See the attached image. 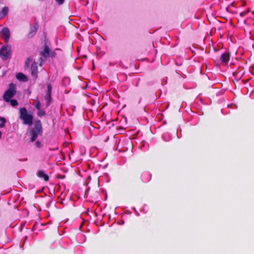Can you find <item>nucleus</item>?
I'll use <instances>...</instances> for the list:
<instances>
[{
    "label": "nucleus",
    "mask_w": 254,
    "mask_h": 254,
    "mask_svg": "<svg viewBox=\"0 0 254 254\" xmlns=\"http://www.w3.org/2000/svg\"><path fill=\"white\" fill-rule=\"evenodd\" d=\"M19 119H21L24 125L31 126L33 123V117L32 114H28L25 107L19 109Z\"/></svg>",
    "instance_id": "f257e3e1"
},
{
    "label": "nucleus",
    "mask_w": 254,
    "mask_h": 254,
    "mask_svg": "<svg viewBox=\"0 0 254 254\" xmlns=\"http://www.w3.org/2000/svg\"><path fill=\"white\" fill-rule=\"evenodd\" d=\"M43 130L42 127L41 122L40 120H37L35 122L34 127L32 128L30 131L31 137V141H34L37 138L39 134L42 133Z\"/></svg>",
    "instance_id": "f03ea898"
},
{
    "label": "nucleus",
    "mask_w": 254,
    "mask_h": 254,
    "mask_svg": "<svg viewBox=\"0 0 254 254\" xmlns=\"http://www.w3.org/2000/svg\"><path fill=\"white\" fill-rule=\"evenodd\" d=\"M16 93V85L13 83L9 84L8 88L3 95V99L5 102H8Z\"/></svg>",
    "instance_id": "7ed1b4c3"
},
{
    "label": "nucleus",
    "mask_w": 254,
    "mask_h": 254,
    "mask_svg": "<svg viewBox=\"0 0 254 254\" xmlns=\"http://www.w3.org/2000/svg\"><path fill=\"white\" fill-rule=\"evenodd\" d=\"M11 54V47L9 45L2 46L0 50V56L4 60L10 58Z\"/></svg>",
    "instance_id": "20e7f679"
},
{
    "label": "nucleus",
    "mask_w": 254,
    "mask_h": 254,
    "mask_svg": "<svg viewBox=\"0 0 254 254\" xmlns=\"http://www.w3.org/2000/svg\"><path fill=\"white\" fill-rule=\"evenodd\" d=\"M50 53L49 48L47 46H45L44 50L41 52L42 57L40 58V66L42 65L43 63L46 60L47 58L50 56Z\"/></svg>",
    "instance_id": "39448f33"
},
{
    "label": "nucleus",
    "mask_w": 254,
    "mask_h": 254,
    "mask_svg": "<svg viewBox=\"0 0 254 254\" xmlns=\"http://www.w3.org/2000/svg\"><path fill=\"white\" fill-rule=\"evenodd\" d=\"M38 64L36 62H33L31 66V73L32 76L35 79L37 78L38 76Z\"/></svg>",
    "instance_id": "423d86ee"
},
{
    "label": "nucleus",
    "mask_w": 254,
    "mask_h": 254,
    "mask_svg": "<svg viewBox=\"0 0 254 254\" xmlns=\"http://www.w3.org/2000/svg\"><path fill=\"white\" fill-rule=\"evenodd\" d=\"M1 34L4 39L5 42L7 43L10 37V31L8 28H3L1 31Z\"/></svg>",
    "instance_id": "0eeeda50"
},
{
    "label": "nucleus",
    "mask_w": 254,
    "mask_h": 254,
    "mask_svg": "<svg viewBox=\"0 0 254 254\" xmlns=\"http://www.w3.org/2000/svg\"><path fill=\"white\" fill-rule=\"evenodd\" d=\"M141 178L143 182H148L151 179V174L148 172H144L142 174Z\"/></svg>",
    "instance_id": "6e6552de"
},
{
    "label": "nucleus",
    "mask_w": 254,
    "mask_h": 254,
    "mask_svg": "<svg viewBox=\"0 0 254 254\" xmlns=\"http://www.w3.org/2000/svg\"><path fill=\"white\" fill-rule=\"evenodd\" d=\"M38 28V25L37 23H35L34 25L32 26L30 28V31L28 34L29 37H33L36 33Z\"/></svg>",
    "instance_id": "1a4fd4ad"
},
{
    "label": "nucleus",
    "mask_w": 254,
    "mask_h": 254,
    "mask_svg": "<svg viewBox=\"0 0 254 254\" xmlns=\"http://www.w3.org/2000/svg\"><path fill=\"white\" fill-rule=\"evenodd\" d=\"M37 175L38 177L43 179L45 181H48L49 180L48 175L46 174L42 170H39L37 173Z\"/></svg>",
    "instance_id": "9d476101"
},
{
    "label": "nucleus",
    "mask_w": 254,
    "mask_h": 254,
    "mask_svg": "<svg viewBox=\"0 0 254 254\" xmlns=\"http://www.w3.org/2000/svg\"><path fill=\"white\" fill-rule=\"evenodd\" d=\"M16 77L19 81H27L28 80V78L26 76L21 72H19L16 74Z\"/></svg>",
    "instance_id": "9b49d317"
},
{
    "label": "nucleus",
    "mask_w": 254,
    "mask_h": 254,
    "mask_svg": "<svg viewBox=\"0 0 254 254\" xmlns=\"http://www.w3.org/2000/svg\"><path fill=\"white\" fill-rule=\"evenodd\" d=\"M220 60L222 63L226 64L228 62L229 58L227 53H223L221 55Z\"/></svg>",
    "instance_id": "f8f14e48"
},
{
    "label": "nucleus",
    "mask_w": 254,
    "mask_h": 254,
    "mask_svg": "<svg viewBox=\"0 0 254 254\" xmlns=\"http://www.w3.org/2000/svg\"><path fill=\"white\" fill-rule=\"evenodd\" d=\"M44 99L46 101V106L47 107H48L49 106V105H50L51 103V101H52V96L51 95H45V97H44Z\"/></svg>",
    "instance_id": "ddd939ff"
},
{
    "label": "nucleus",
    "mask_w": 254,
    "mask_h": 254,
    "mask_svg": "<svg viewBox=\"0 0 254 254\" xmlns=\"http://www.w3.org/2000/svg\"><path fill=\"white\" fill-rule=\"evenodd\" d=\"M9 103L10 105L12 107H15L18 105L17 101L15 99H9V101L7 102Z\"/></svg>",
    "instance_id": "4468645a"
},
{
    "label": "nucleus",
    "mask_w": 254,
    "mask_h": 254,
    "mask_svg": "<svg viewBox=\"0 0 254 254\" xmlns=\"http://www.w3.org/2000/svg\"><path fill=\"white\" fill-rule=\"evenodd\" d=\"M8 8L6 6L4 7L1 11V16L3 17L5 15H6L7 14V13H8Z\"/></svg>",
    "instance_id": "2eb2a0df"
},
{
    "label": "nucleus",
    "mask_w": 254,
    "mask_h": 254,
    "mask_svg": "<svg viewBox=\"0 0 254 254\" xmlns=\"http://www.w3.org/2000/svg\"><path fill=\"white\" fill-rule=\"evenodd\" d=\"M5 123V119L2 117H0V128L4 127Z\"/></svg>",
    "instance_id": "dca6fc26"
},
{
    "label": "nucleus",
    "mask_w": 254,
    "mask_h": 254,
    "mask_svg": "<svg viewBox=\"0 0 254 254\" xmlns=\"http://www.w3.org/2000/svg\"><path fill=\"white\" fill-rule=\"evenodd\" d=\"M38 111H37V115L38 116L40 117H42L43 116H44L46 114V112L45 111L42 110L41 109H38L37 110Z\"/></svg>",
    "instance_id": "f3484780"
},
{
    "label": "nucleus",
    "mask_w": 254,
    "mask_h": 254,
    "mask_svg": "<svg viewBox=\"0 0 254 254\" xmlns=\"http://www.w3.org/2000/svg\"><path fill=\"white\" fill-rule=\"evenodd\" d=\"M34 105L37 110L41 109V104L39 100H35Z\"/></svg>",
    "instance_id": "a211bd4d"
},
{
    "label": "nucleus",
    "mask_w": 254,
    "mask_h": 254,
    "mask_svg": "<svg viewBox=\"0 0 254 254\" xmlns=\"http://www.w3.org/2000/svg\"><path fill=\"white\" fill-rule=\"evenodd\" d=\"M52 86L51 84H48L47 85V91L46 95H51L52 94Z\"/></svg>",
    "instance_id": "6ab92c4d"
},
{
    "label": "nucleus",
    "mask_w": 254,
    "mask_h": 254,
    "mask_svg": "<svg viewBox=\"0 0 254 254\" xmlns=\"http://www.w3.org/2000/svg\"><path fill=\"white\" fill-rule=\"evenodd\" d=\"M32 61V59L31 58H28L25 62V66L27 67H28Z\"/></svg>",
    "instance_id": "aec40b11"
},
{
    "label": "nucleus",
    "mask_w": 254,
    "mask_h": 254,
    "mask_svg": "<svg viewBox=\"0 0 254 254\" xmlns=\"http://www.w3.org/2000/svg\"><path fill=\"white\" fill-rule=\"evenodd\" d=\"M163 138L166 141H168L170 140V138L168 134H164L163 135Z\"/></svg>",
    "instance_id": "412c9836"
},
{
    "label": "nucleus",
    "mask_w": 254,
    "mask_h": 254,
    "mask_svg": "<svg viewBox=\"0 0 254 254\" xmlns=\"http://www.w3.org/2000/svg\"><path fill=\"white\" fill-rule=\"evenodd\" d=\"M35 145H36V147L40 148L41 147L42 144H41V142L38 140V141H36Z\"/></svg>",
    "instance_id": "4be33fe9"
},
{
    "label": "nucleus",
    "mask_w": 254,
    "mask_h": 254,
    "mask_svg": "<svg viewBox=\"0 0 254 254\" xmlns=\"http://www.w3.org/2000/svg\"><path fill=\"white\" fill-rule=\"evenodd\" d=\"M56 0V2L59 5H61L64 3L65 0Z\"/></svg>",
    "instance_id": "5701e85b"
},
{
    "label": "nucleus",
    "mask_w": 254,
    "mask_h": 254,
    "mask_svg": "<svg viewBox=\"0 0 254 254\" xmlns=\"http://www.w3.org/2000/svg\"><path fill=\"white\" fill-rule=\"evenodd\" d=\"M55 55H56V53L54 52H52L51 54V55L50 54V56H51L52 57H54Z\"/></svg>",
    "instance_id": "b1692460"
},
{
    "label": "nucleus",
    "mask_w": 254,
    "mask_h": 254,
    "mask_svg": "<svg viewBox=\"0 0 254 254\" xmlns=\"http://www.w3.org/2000/svg\"><path fill=\"white\" fill-rule=\"evenodd\" d=\"M124 224V221H122L121 223H120V224L121 225H123Z\"/></svg>",
    "instance_id": "393cba45"
},
{
    "label": "nucleus",
    "mask_w": 254,
    "mask_h": 254,
    "mask_svg": "<svg viewBox=\"0 0 254 254\" xmlns=\"http://www.w3.org/2000/svg\"><path fill=\"white\" fill-rule=\"evenodd\" d=\"M1 132L0 131V138H1Z\"/></svg>",
    "instance_id": "a878e982"
}]
</instances>
